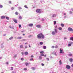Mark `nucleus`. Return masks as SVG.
<instances>
[{"mask_svg": "<svg viewBox=\"0 0 73 73\" xmlns=\"http://www.w3.org/2000/svg\"><path fill=\"white\" fill-rule=\"evenodd\" d=\"M37 37L38 39H41V38L44 39L45 38V36L44 34L41 33L37 35Z\"/></svg>", "mask_w": 73, "mask_h": 73, "instance_id": "f257e3e1", "label": "nucleus"}, {"mask_svg": "<svg viewBox=\"0 0 73 73\" xmlns=\"http://www.w3.org/2000/svg\"><path fill=\"white\" fill-rule=\"evenodd\" d=\"M36 12L37 13H41V9H38L36 10Z\"/></svg>", "mask_w": 73, "mask_h": 73, "instance_id": "f03ea898", "label": "nucleus"}, {"mask_svg": "<svg viewBox=\"0 0 73 73\" xmlns=\"http://www.w3.org/2000/svg\"><path fill=\"white\" fill-rule=\"evenodd\" d=\"M68 30L69 31H70V32L73 31V29L72 28H70V27H69L68 28Z\"/></svg>", "mask_w": 73, "mask_h": 73, "instance_id": "7ed1b4c3", "label": "nucleus"}, {"mask_svg": "<svg viewBox=\"0 0 73 73\" xmlns=\"http://www.w3.org/2000/svg\"><path fill=\"white\" fill-rule=\"evenodd\" d=\"M66 68L67 69H69L70 68V66L69 65H67L66 66Z\"/></svg>", "mask_w": 73, "mask_h": 73, "instance_id": "20e7f679", "label": "nucleus"}, {"mask_svg": "<svg viewBox=\"0 0 73 73\" xmlns=\"http://www.w3.org/2000/svg\"><path fill=\"white\" fill-rule=\"evenodd\" d=\"M60 53H63V49L60 48Z\"/></svg>", "mask_w": 73, "mask_h": 73, "instance_id": "39448f33", "label": "nucleus"}, {"mask_svg": "<svg viewBox=\"0 0 73 73\" xmlns=\"http://www.w3.org/2000/svg\"><path fill=\"white\" fill-rule=\"evenodd\" d=\"M36 27H37V28H41V26L40 25H36Z\"/></svg>", "mask_w": 73, "mask_h": 73, "instance_id": "423d86ee", "label": "nucleus"}, {"mask_svg": "<svg viewBox=\"0 0 73 73\" xmlns=\"http://www.w3.org/2000/svg\"><path fill=\"white\" fill-rule=\"evenodd\" d=\"M30 64V63H28V62H26L25 63V65H26V66H28V65H29V64Z\"/></svg>", "mask_w": 73, "mask_h": 73, "instance_id": "0eeeda50", "label": "nucleus"}, {"mask_svg": "<svg viewBox=\"0 0 73 73\" xmlns=\"http://www.w3.org/2000/svg\"><path fill=\"white\" fill-rule=\"evenodd\" d=\"M1 19H5V16H2L1 17Z\"/></svg>", "mask_w": 73, "mask_h": 73, "instance_id": "6e6552de", "label": "nucleus"}, {"mask_svg": "<svg viewBox=\"0 0 73 73\" xmlns=\"http://www.w3.org/2000/svg\"><path fill=\"white\" fill-rule=\"evenodd\" d=\"M33 25V24H30L28 25V26H29V27H32Z\"/></svg>", "mask_w": 73, "mask_h": 73, "instance_id": "1a4fd4ad", "label": "nucleus"}, {"mask_svg": "<svg viewBox=\"0 0 73 73\" xmlns=\"http://www.w3.org/2000/svg\"><path fill=\"white\" fill-rule=\"evenodd\" d=\"M21 38H22V37L21 36V37H18L17 38V39H21Z\"/></svg>", "mask_w": 73, "mask_h": 73, "instance_id": "9d476101", "label": "nucleus"}, {"mask_svg": "<svg viewBox=\"0 0 73 73\" xmlns=\"http://www.w3.org/2000/svg\"><path fill=\"white\" fill-rule=\"evenodd\" d=\"M52 35H55V34H56V33H55L53 31L52 33Z\"/></svg>", "mask_w": 73, "mask_h": 73, "instance_id": "9b49d317", "label": "nucleus"}, {"mask_svg": "<svg viewBox=\"0 0 73 73\" xmlns=\"http://www.w3.org/2000/svg\"><path fill=\"white\" fill-rule=\"evenodd\" d=\"M14 23H17V20L16 19H15L14 20Z\"/></svg>", "mask_w": 73, "mask_h": 73, "instance_id": "f8f14e48", "label": "nucleus"}, {"mask_svg": "<svg viewBox=\"0 0 73 73\" xmlns=\"http://www.w3.org/2000/svg\"><path fill=\"white\" fill-rule=\"evenodd\" d=\"M69 61L70 62H72V61H73V59L72 58H70V59Z\"/></svg>", "mask_w": 73, "mask_h": 73, "instance_id": "ddd939ff", "label": "nucleus"}, {"mask_svg": "<svg viewBox=\"0 0 73 73\" xmlns=\"http://www.w3.org/2000/svg\"><path fill=\"white\" fill-rule=\"evenodd\" d=\"M28 53L27 52H25V55H28Z\"/></svg>", "mask_w": 73, "mask_h": 73, "instance_id": "4468645a", "label": "nucleus"}, {"mask_svg": "<svg viewBox=\"0 0 73 73\" xmlns=\"http://www.w3.org/2000/svg\"><path fill=\"white\" fill-rule=\"evenodd\" d=\"M70 40H72V41H73V37L70 38Z\"/></svg>", "mask_w": 73, "mask_h": 73, "instance_id": "2eb2a0df", "label": "nucleus"}, {"mask_svg": "<svg viewBox=\"0 0 73 73\" xmlns=\"http://www.w3.org/2000/svg\"><path fill=\"white\" fill-rule=\"evenodd\" d=\"M61 27H64V24L63 23L61 24Z\"/></svg>", "mask_w": 73, "mask_h": 73, "instance_id": "dca6fc26", "label": "nucleus"}, {"mask_svg": "<svg viewBox=\"0 0 73 73\" xmlns=\"http://www.w3.org/2000/svg\"><path fill=\"white\" fill-rule=\"evenodd\" d=\"M52 17H56V14H54L53 15Z\"/></svg>", "mask_w": 73, "mask_h": 73, "instance_id": "f3484780", "label": "nucleus"}, {"mask_svg": "<svg viewBox=\"0 0 73 73\" xmlns=\"http://www.w3.org/2000/svg\"><path fill=\"white\" fill-rule=\"evenodd\" d=\"M19 18L20 20H21L22 19V17H21V16H20L19 17Z\"/></svg>", "mask_w": 73, "mask_h": 73, "instance_id": "a211bd4d", "label": "nucleus"}, {"mask_svg": "<svg viewBox=\"0 0 73 73\" xmlns=\"http://www.w3.org/2000/svg\"><path fill=\"white\" fill-rule=\"evenodd\" d=\"M20 48H23V46L22 45H21L20 46Z\"/></svg>", "mask_w": 73, "mask_h": 73, "instance_id": "6ab92c4d", "label": "nucleus"}, {"mask_svg": "<svg viewBox=\"0 0 73 73\" xmlns=\"http://www.w3.org/2000/svg\"><path fill=\"white\" fill-rule=\"evenodd\" d=\"M5 18H6V19H7V20H9V17H5Z\"/></svg>", "mask_w": 73, "mask_h": 73, "instance_id": "aec40b11", "label": "nucleus"}, {"mask_svg": "<svg viewBox=\"0 0 73 73\" xmlns=\"http://www.w3.org/2000/svg\"><path fill=\"white\" fill-rule=\"evenodd\" d=\"M15 15H18L19 14V13H18V12L16 11L15 12Z\"/></svg>", "mask_w": 73, "mask_h": 73, "instance_id": "412c9836", "label": "nucleus"}, {"mask_svg": "<svg viewBox=\"0 0 73 73\" xmlns=\"http://www.w3.org/2000/svg\"><path fill=\"white\" fill-rule=\"evenodd\" d=\"M43 48L44 49H46V46H43Z\"/></svg>", "mask_w": 73, "mask_h": 73, "instance_id": "4be33fe9", "label": "nucleus"}, {"mask_svg": "<svg viewBox=\"0 0 73 73\" xmlns=\"http://www.w3.org/2000/svg\"><path fill=\"white\" fill-rule=\"evenodd\" d=\"M69 56H73V55L72 54H69Z\"/></svg>", "mask_w": 73, "mask_h": 73, "instance_id": "5701e85b", "label": "nucleus"}, {"mask_svg": "<svg viewBox=\"0 0 73 73\" xmlns=\"http://www.w3.org/2000/svg\"><path fill=\"white\" fill-rule=\"evenodd\" d=\"M59 64L60 65H61V64H62V62H61V60H60L59 61Z\"/></svg>", "mask_w": 73, "mask_h": 73, "instance_id": "b1692460", "label": "nucleus"}, {"mask_svg": "<svg viewBox=\"0 0 73 73\" xmlns=\"http://www.w3.org/2000/svg\"><path fill=\"white\" fill-rule=\"evenodd\" d=\"M44 53V52L43 51H42L40 52V53H41V54H43Z\"/></svg>", "mask_w": 73, "mask_h": 73, "instance_id": "393cba45", "label": "nucleus"}, {"mask_svg": "<svg viewBox=\"0 0 73 73\" xmlns=\"http://www.w3.org/2000/svg\"><path fill=\"white\" fill-rule=\"evenodd\" d=\"M24 7L25 8H28V6H27V5H25L24 6Z\"/></svg>", "mask_w": 73, "mask_h": 73, "instance_id": "a878e982", "label": "nucleus"}, {"mask_svg": "<svg viewBox=\"0 0 73 73\" xmlns=\"http://www.w3.org/2000/svg\"><path fill=\"white\" fill-rule=\"evenodd\" d=\"M32 70H35V68L34 67H32L31 68Z\"/></svg>", "mask_w": 73, "mask_h": 73, "instance_id": "bb28decb", "label": "nucleus"}, {"mask_svg": "<svg viewBox=\"0 0 73 73\" xmlns=\"http://www.w3.org/2000/svg\"><path fill=\"white\" fill-rule=\"evenodd\" d=\"M58 29L60 30H62V28L61 27H59L58 28Z\"/></svg>", "mask_w": 73, "mask_h": 73, "instance_id": "cd10ccee", "label": "nucleus"}, {"mask_svg": "<svg viewBox=\"0 0 73 73\" xmlns=\"http://www.w3.org/2000/svg\"><path fill=\"white\" fill-rule=\"evenodd\" d=\"M16 57H17V55H15L14 56V58H16Z\"/></svg>", "mask_w": 73, "mask_h": 73, "instance_id": "c85d7f7f", "label": "nucleus"}, {"mask_svg": "<svg viewBox=\"0 0 73 73\" xmlns=\"http://www.w3.org/2000/svg\"><path fill=\"white\" fill-rule=\"evenodd\" d=\"M21 25H19V28H21Z\"/></svg>", "mask_w": 73, "mask_h": 73, "instance_id": "c756f323", "label": "nucleus"}, {"mask_svg": "<svg viewBox=\"0 0 73 73\" xmlns=\"http://www.w3.org/2000/svg\"><path fill=\"white\" fill-rule=\"evenodd\" d=\"M13 70V67H11V70Z\"/></svg>", "mask_w": 73, "mask_h": 73, "instance_id": "7c9ffc66", "label": "nucleus"}, {"mask_svg": "<svg viewBox=\"0 0 73 73\" xmlns=\"http://www.w3.org/2000/svg\"><path fill=\"white\" fill-rule=\"evenodd\" d=\"M43 42H41L40 43V45H43Z\"/></svg>", "mask_w": 73, "mask_h": 73, "instance_id": "2f4dec72", "label": "nucleus"}, {"mask_svg": "<svg viewBox=\"0 0 73 73\" xmlns=\"http://www.w3.org/2000/svg\"><path fill=\"white\" fill-rule=\"evenodd\" d=\"M39 58L40 60H41V59H42V57H41V56H40L39 57Z\"/></svg>", "mask_w": 73, "mask_h": 73, "instance_id": "473e14b6", "label": "nucleus"}, {"mask_svg": "<svg viewBox=\"0 0 73 73\" xmlns=\"http://www.w3.org/2000/svg\"><path fill=\"white\" fill-rule=\"evenodd\" d=\"M54 25H55V24H56V21H54Z\"/></svg>", "mask_w": 73, "mask_h": 73, "instance_id": "72a5a7b5", "label": "nucleus"}, {"mask_svg": "<svg viewBox=\"0 0 73 73\" xmlns=\"http://www.w3.org/2000/svg\"><path fill=\"white\" fill-rule=\"evenodd\" d=\"M46 60H47V61H49V58H46Z\"/></svg>", "mask_w": 73, "mask_h": 73, "instance_id": "f704fd0d", "label": "nucleus"}, {"mask_svg": "<svg viewBox=\"0 0 73 73\" xmlns=\"http://www.w3.org/2000/svg\"><path fill=\"white\" fill-rule=\"evenodd\" d=\"M0 8H3V5H0Z\"/></svg>", "mask_w": 73, "mask_h": 73, "instance_id": "c9c22d12", "label": "nucleus"}, {"mask_svg": "<svg viewBox=\"0 0 73 73\" xmlns=\"http://www.w3.org/2000/svg\"><path fill=\"white\" fill-rule=\"evenodd\" d=\"M68 46H71V44H68Z\"/></svg>", "mask_w": 73, "mask_h": 73, "instance_id": "e433bc0d", "label": "nucleus"}, {"mask_svg": "<svg viewBox=\"0 0 73 73\" xmlns=\"http://www.w3.org/2000/svg\"><path fill=\"white\" fill-rule=\"evenodd\" d=\"M55 32H56V33H57V29H55Z\"/></svg>", "mask_w": 73, "mask_h": 73, "instance_id": "4c0bfd02", "label": "nucleus"}, {"mask_svg": "<svg viewBox=\"0 0 73 73\" xmlns=\"http://www.w3.org/2000/svg\"><path fill=\"white\" fill-rule=\"evenodd\" d=\"M23 69H24V70L25 71L27 70V69L26 68H24Z\"/></svg>", "mask_w": 73, "mask_h": 73, "instance_id": "58836bf2", "label": "nucleus"}, {"mask_svg": "<svg viewBox=\"0 0 73 73\" xmlns=\"http://www.w3.org/2000/svg\"><path fill=\"white\" fill-rule=\"evenodd\" d=\"M25 49H27V46H25Z\"/></svg>", "mask_w": 73, "mask_h": 73, "instance_id": "ea45409f", "label": "nucleus"}, {"mask_svg": "<svg viewBox=\"0 0 73 73\" xmlns=\"http://www.w3.org/2000/svg\"><path fill=\"white\" fill-rule=\"evenodd\" d=\"M12 39H13V37H11L9 38V40H12Z\"/></svg>", "mask_w": 73, "mask_h": 73, "instance_id": "a19ab883", "label": "nucleus"}, {"mask_svg": "<svg viewBox=\"0 0 73 73\" xmlns=\"http://www.w3.org/2000/svg\"><path fill=\"white\" fill-rule=\"evenodd\" d=\"M19 9H21L22 8L21 7H19Z\"/></svg>", "mask_w": 73, "mask_h": 73, "instance_id": "79ce46f5", "label": "nucleus"}, {"mask_svg": "<svg viewBox=\"0 0 73 73\" xmlns=\"http://www.w3.org/2000/svg\"><path fill=\"white\" fill-rule=\"evenodd\" d=\"M55 48H58V46H57L56 45V46H55Z\"/></svg>", "mask_w": 73, "mask_h": 73, "instance_id": "37998d69", "label": "nucleus"}, {"mask_svg": "<svg viewBox=\"0 0 73 73\" xmlns=\"http://www.w3.org/2000/svg\"><path fill=\"white\" fill-rule=\"evenodd\" d=\"M21 41H25V39L22 40Z\"/></svg>", "mask_w": 73, "mask_h": 73, "instance_id": "c03bdc74", "label": "nucleus"}, {"mask_svg": "<svg viewBox=\"0 0 73 73\" xmlns=\"http://www.w3.org/2000/svg\"><path fill=\"white\" fill-rule=\"evenodd\" d=\"M41 65L42 66H44V64L43 63H42L41 64Z\"/></svg>", "mask_w": 73, "mask_h": 73, "instance_id": "a18cd8bd", "label": "nucleus"}, {"mask_svg": "<svg viewBox=\"0 0 73 73\" xmlns=\"http://www.w3.org/2000/svg\"><path fill=\"white\" fill-rule=\"evenodd\" d=\"M41 56H44V55L43 54H41Z\"/></svg>", "mask_w": 73, "mask_h": 73, "instance_id": "49530a36", "label": "nucleus"}, {"mask_svg": "<svg viewBox=\"0 0 73 73\" xmlns=\"http://www.w3.org/2000/svg\"><path fill=\"white\" fill-rule=\"evenodd\" d=\"M54 47H55L54 46H52V48H54Z\"/></svg>", "mask_w": 73, "mask_h": 73, "instance_id": "de8ad7c7", "label": "nucleus"}, {"mask_svg": "<svg viewBox=\"0 0 73 73\" xmlns=\"http://www.w3.org/2000/svg\"><path fill=\"white\" fill-rule=\"evenodd\" d=\"M21 60L22 61H23V60H24V58H22L21 59Z\"/></svg>", "mask_w": 73, "mask_h": 73, "instance_id": "09e8293b", "label": "nucleus"}, {"mask_svg": "<svg viewBox=\"0 0 73 73\" xmlns=\"http://www.w3.org/2000/svg\"><path fill=\"white\" fill-rule=\"evenodd\" d=\"M11 9H12V10H13V9H14V8L13 7H12Z\"/></svg>", "mask_w": 73, "mask_h": 73, "instance_id": "8fccbe9b", "label": "nucleus"}, {"mask_svg": "<svg viewBox=\"0 0 73 73\" xmlns=\"http://www.w3.org/2000/svg\"><path fill=\"white\" fill-rule=\"evenodd\" d=\"M30 61H32L33 60V58H31L30 59Z\"/></svg>", "mask_w": 73, "mask_h": 73, "instance_id": "3c124183", "label": "nucleus"}, {"mask_svg": "<svg viewBox=\"0 0 73 73\" xmlns=\"http://www.w3.org/2000/svg\"><path fill=\"white\" fill-rule=\"evenodd\" d=\"M42 21H44V19L42 18Z\"/></svg>", "mask_w": 73, "mask_h": 73, "instance_id": "603ef678", "label": "nucleus"}, {"mask_svg": "<svg viewBox=\"0 0 73 73\" xmlns=\"http://www.w3.org/2000/svg\"><path fill=\"white\" fill-rule=\"evenodd\" d=\"M32 35H29V37H32Z\"/></svg>", "mask_w": 73, "mask_h": 73, "instance_id": "864d4df0", "label": "nucleus"}, {"mask_svg": "<svg viewBox=\"0 0 73 73\" xmlns=\"http://www.w3.org/2000/svg\"><path fill=\"white\" fill-rule=\"evenodd\" d=\"M9 4H11V1H9Z\"/></svg>", "mask_w": 73, "mask_h": 73, "instance_id": "5fc2aeb1", "label": "nucleus"}, {"mask_svg": "<svg viewBox=\"0 0 73 73\" xmlns=\"http://www.w3.org/2000/svg\"><path fill=\"white\" fill-rule=\"evenodd\" d=\"M44 57H46V55H45Z\"/></svg>", "mask_w": 73, "mask_h": 73, "instance_id": "6e6d98bb", "label": "nucleus"}, {"mask_svg": "<svg viewBox=\"0 0 73 73\" xmlns=\"http://www.w3.org/2000/svg\"><path fill=\"white\" fill-rule=\"evenodd\" d=\"M31 57H32V58L34 57L33 56V55H31Z\"/></svg>", "mask_w": 73, "mask_h": 73, "instance_id": "4d7b16f0", "label": "nucleus"}, {"mask_svg": "<svg viewBox=\"0 0 73 73\" xmlns=\"http://www.w3.org/2000/svg\"><path fill=\"white\" fill-rule=\"evenodd\" d=\"M29 46L30 48H31V46L30 45H29Z\"/></svg>", "mask_w": 73, "mask_h": 73, "instance_id": "13d9d810", "label": "nucleus"}, {"mask_svg": "<svg viewBox=\"0 0 73 73\" xmlns=\"http://www.w3.org/2000/svg\"><path fill=\"white\" fill-rule=\"evenodd\" d=\"M3 36H6V34H4Z\"/></svg>", "mask_w": 73, "mask_h": 73, "instance_id": "bf43d9fd", "label": "nucleus"}, {"mask_svg": "<svg viewBox=\"0 0 73 73\" xmlns=\"http://www.w3.org/2000/svg\"><path fill=\"white\" fill-rule=\"evenodd\" d=\"M72 66V68H73V64H72V65H71Z\"/></svg>", "mask_w": 73, "mask_h": 73, "instance_id": "052dcab7", "label": "nucleus"}, {"mask_svg": "<svg viewBox=\"0 0 73 73\" xmlns=\"http://www.w3.org/2000/svg\"><path fill=\"white\" fill-rule=\"evenodd\" d=\"M70 13H72V12H71V11H70Z\"/></svg>", "mask_w": 73, "mask_h": 73, "instance_id": "680f3d73", "label": "nucleus"}, {"mask_svg": "<svg viewBox=\"0 0 73 73\" xmlns=\"http://www.w3.org/2000/svg\"><path fill=\"white\" fill-rule=\"evenodd\" d=\"M25 45H26V44H28V43H25Z\"/></svg>", "mask_w": 73, "mask_h": 73, "instance_id": "e2e57ef3", "label": "nucleus"}, {"mask_svg": "<svg viewBox=\"0 0 73 73\" xmlns=\"http://www.w3.org/2000/svg\"><path fill=\"white\" fill-rule=\"evenodd\" d=\"M57 26H56V27H55V28H57Z\"/></svg>", "mask_w": 73, "mask_h": 73, "instance_id": "0e129e2a", "label": "nucleus"}, {"mask_svg": "<svg viewBox=\"0 0 73 73\" xmlns=\"http://www.w3.org/2000/svg\"><path fill=\"white\" fill-rule=\"evenodd\" d=\"M64 38V39H67V38H66V37H65Z\"/></svg>", "mask_w": 73, "mask_h": 73, "instance_id": "69168bd1", "label": "nucleus"}, {"mask_svg": "<svg viewBox=\"0 0 73 73\" xmlns=\"http://www.w3.org/2000/svg\"><path fill=\"white\" fill-rule=\"evenodd\" d=\"M6 64H8V62H7Z\"/></svg>", "mask_w": 73, "mask_h": 73, "instance_id": "338daca9", "label": "nucleus"}, {"mask_svg": "<svg viewBox=\"0 0 73 73\" xmlns=\"http://www.w3.org/2000/svg\"><path fill=\"white\" fill-rule=\"evenodd\" d=\"M71 9H72V10H73V8H72Z\"/></svg>", "mask_w": 73, "mask_h": 73, "instance_id": "774afa93", "label": "nucleus"}]
</instances>
